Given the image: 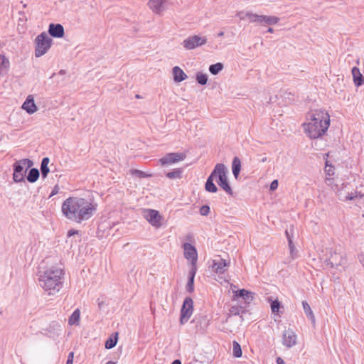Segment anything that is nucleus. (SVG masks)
<instances>
[{
  "label": "nucleus",
  "instance_id": "13d9d810",
  "mask_svg": "<svg viewBox=\"0 0 364 364\" xmlns=\"http://www.w3.org/2000/svg\"><path fill=\"white\" fill-rule=\"evenodd\" d=\"M218 37H222L224 36V32L223 31H220L218 33Z\"/></svg>",
  "mask_w": 364,
  "mask_h": 364
},
{
  "label": "nucleus",
  "instance_id": "de8ad7c7",
  "mask_svg": "<svg viewBox=\"0 0 364 364\" xmlns=\"http://www.w3.org/2000/svg\"><path fill=\"white\" fill-rule=\"evenodd\" d=\"M59 190H60V188H59L58 186V185H55V186H54V188H53V189L52 192L50 193V194L49 197L50 198V197H53V196H55V195L58 194V192H59Z\"/></svg>",
  "mask_w": 364,
  "mask_h": 364
},
{
  "label": "nucleus",
  "instance_id": "b1692460",
  "mask_svg": "<svg viewBox=\"0 0 364 364\" xmlns=\"http://www.w3.org/2000/svg\"><path fill=\"white\" fill-rule=\"evenodd\" d=\"M241 171V161L237 156H235L232 161V171L234 177L237 179Z\"/></svg>",
  "mask_w": 364,
  "mask_h": 364
},
{
  "label": "nucleus",
  "instance_id": "bb28decb",
  "mask_svg": "<svg viewBox=\"0 0 364 364\" xmlns=\"http://www.w3.org/2000/svg\"><path fill=\"white\" fill-rule=\"evenodd\" d=\"M30 170L26 176L27 181L30 183H35L39 178L40 172L36 168H29Z\"/></svg>",
  "mask_w": 364,
  "mask_h": 364
},
{
  "label": "nucleus",
  "instance_id": "0eeeda50",
  "mask_svg": "<svg viewBox=\"0 0 364 364\" xmlns=\"http://www.w3.org/2000/svg\"><path fill=\"white\" fill-rule=\"evenodd\" d=\"M245 16L250 23H254L262 26L275 25L280 21V18L275 16L259 15L250 11H247Z\"/></svg>",
  "mask_w": 364,
  "mask_h": 364
},
{
  "label": "nucleus",
  "instance_id": "864d4df0",
  "mask_svg": "<svg viewBox=\"0 0 364 364\" xmlns=\"http://www.w3.org/2000/svg\"><path fill=\"white\" fill-rule=\"evenodd\" d=\"M285 233H286V236L287 237V240H288V244L289 243V239H291L292 240V235H290L289 232L288 230H287L285 231Z\"/></svg>",
  "mask_w": 364,
  "mask_h": 364
},
{
  "label": "nucleus",
  "instance_id": "72a5a7b5",
  "mask_svg": "<svg viewBox=\"0 0 364 364\" xmlns=\"http://www.w3.org/2000/svg\"><path fill=\"white\" fill-rule=\"evenodd\" d=\"M269 301H271L270 306H271L272 312L274 314H278L279 311V309L282 307L280 301L277 299H276L274 300L269 299Z\"/></svg>",
  "mask_w": 364,
  "mask_h": 364
},
{
  "label": "nucleus",
  "instance_id": "e433bc0d",
  "mask_svg": "<svg viewBox=\"0 0 364 364\" xmlns=\"http://www.w3.org/2000/svg\"><path fill=\"white\" fill-rule=\"evenodd\" d=\"M131 173L133 176H136L139 178H148L151 176V174H148L144 171L138 169H132L131 171Z\"/></svg>",
  "mask_w": 364,
  "mask_h": 364
},
{
  "label": "nucleus",
  "instance_id": "cd10ccee",
  "mask_svg": "<svg viewBox=\"0 0 364 364\" xmlns=\"http://www.w3.org/2000/svg\"><path fill=\"white\" fill-rule=\"evenodd\" d=\"M302 306H303V309H304V313L306 315V316L311 320V321L313 324H315V322H316L315 316H314L313 311L311 309L310 305L308 304V302L306 301H303Z\"/></svg>",
  "mask_w": 364,
  "mask_h": 364
},
{
  "label": "nucleus",
  "instance_id": "f257e3e1",
  "mask_svg": "<svg viewBox=\"0 0 364 364\" xmlns=\"http://www.w3.org/2000/svg\"><path fill=\"white\" fill-rule=\"evenodd\" d=\"M63 215L68 220L81 223L89 220L96 210L95 205L83 198L69 197L61 207Z\"/></svg>",
  "mask_w": 364,
  "mask_h": 364
},
{
  "label": "nucleus",
  "instance_id": "9d476101",
  "mask_svg": "<svg viewBox=\"0 0 364 364\" xmlns=\"http://www.w3.org/2000/svg\"><path fill=\"white\" fill-rule=\"evenodd\" d=\"M206 43L207 38L205 37L194 35L186 38L183 41L182 45L186 50H193L198 46L205 45Z\"/></svg>",
  "mask_w": 364,
  "mask_h": 364
},
{
  "label": "nucleus",
  "instance_id": "f8f14e48",
  "mask_svg": "<svg viewBox=\"0 0 364 364\" xmlns=\"http://www.w3.org/2000/svg\"><path fill=\"white\" fill-rule=\"evenodd\" d=\"M144 216L152 226L156 228L161 226V216L158 210L154 209L145 210Z\"/></svg>",
  "mask_w": 364,
  "mask_h": 364
},
{
  "label": "nucleus",
  "instance_id": "ea45409f",
  "mask_svg": "<svg viewBox=\"0 0 364 364\" xmlns=\"http://www.w3.org/2000/svg\"><path fill=\"white\" fill-rule=\"evenodd\" d=\"M364 196L363 194L360 193H358L357 191H355V193H348V195L346 196V200H353L355 198H362Z\"/></svg>",
  "mask_w": 364,
  "mask_h": 364
},
{
  "label": "nucleus",
  "instance_id": "c03bdc74",
  "mask_svg": "<svg viewBox=\"0 0 364 364\" xmlns=\"http://www.w3.org/2000/svg\"><path fill=\"white\" fill-rule=\"evenodd\" d=\"M288 245H289V248L290 250V254H291V257L293 258H294L295 254H296V250H295L294 245L293 243V240L291 239H289V243L288 244Z\"/></svg>",
  "mask_w": 364,
  "mask_h": 364
},
{
  "label": "nucleus",
  "instance_id": "e2e57ef3",
  "mask_svg": "<svg viewBox=\"0 0 364 364\" xmlns=\"http://www.w3.org/2000/svg\"><path fill=\"white\" fill-rule=\"evenodd\" d=\"M101 306H102V303H99V307L101 308Z\"/></svg>",
  "mask_w": 364,
  "mask_h": 364
},
{
  "label": "nucleus",
  "instance_id": "a18cd8bd",
  "mask_svg": "<svg viewBox=\"0 0 364 364\" xmlns=\"http://www.w3.org/2000/svg\"><path fill=\"white\" fill-rule=\"evenodd\" d=\"M328 161H326V168H325V171L327 175L328 176H333L334 174V172L332 170V166H329V168H327V166H328Z\"/></svg>",
  "mask_w": 364,
  "mask_h": 364
},
{
  "label": "nucleus",
  "instance_id": "4be33fe9",
  "mask_svg": "<svg viewBox=\"0 0 364 364\" xmlns=\"http://www.w3.org/2000/svg\"><path fill=\"white\" fill-rule=\"evenodd\" d=\"M353 82L355 86L359 87L364 83V77L358 67H353L351 70Z\"/></svg>",
  "mask_w": 364,
  "mask_h": 364
},
{
  "label": "nucleus",
  "instance_id": "c9c22d12",
  "mask_svg": "<svg viewBox=\"0 0 364 364\" xmlns=\"http://www.w3.org/2000/svg\"><path fill=\"white\" fill-rule=\"evenodd\" d=\"M246 311L245 308L242 306H232L230 309V312L234 316L240 315V314H244Z\"/></svg>",
  "mask_w": 364,
  "mask_h": 364
},
{
  "label": "nucleus",
  "instance_id": "bf43d9fd",
  "mask_svg": "<svg viewBox=\"0 0 364 364\" xmlns=\"http://www.w3.org/2000/svg\"><path fill=\"white\" fill-rule=\"evenodd\" d=\"M106 364H117V362L110 360V361L107 362Z\"/></svg>",
  "mask_w": 364,
  "mask_h": 364
},
{
  "label": "nucleus",
  "instance_id": "a878e982",
  "mask_svg": "<svg viewBox=\"0 0 364 364\" xmlns=\"http://www.w3.org/2000/svg\"><path fill=\"white\" fill-rule=\"evenodd\" d=\"M9 68V60L4 55H0V75L7 73Z\"/></svg>",
  "mask_w": 364,
  "mask_h": 364
},
{
  "label": "nucleus",
  "instance_id": "4468645a",
  "mask_svg": "<svg viewBox=\"0 0 364 364\" xmlns=\"http://www.w3.org/2000/svg\"><path fill=\"white\" fill-rule=\"evenodd\" d=\"M195 323L197 331L200 333H204L210 325V319L205 315L196 316L191 321Z\"/></svg>",
  "mask_w": 364,
  "mask_h": 364
},
{
  "label": "nucleus",
  "instance_id": "9b49d317",
  "mask_svg": "<svg viewBox=\"0 0 364 364\" xmlns=\"http://www.w3.org/2000/svg\"><path fill=\"white\" fill-rule=\"evenodd\" d=\"M186 157V154L181 152H173L166 154L164 156L159 159V162L162 166L171 165L181 161Z\"/></svg>",
  "mask_w": 364,
  "mask_h": 364
},
{
  "label": "nucleus",
  "instance_id": "603ef678",
  "mask_svg": "<svg viewBox=\"0 0 364 364\" xmlns=\"http://www.w3.org/2000/svg\"><path fill=\"white\" fill-rule=\"evenodd\" d=\"M358 259L361 264L364 267V254H359L358 255Z\"/></svg>",
  "mask_w": 364,
  "mask_h": 364
},
{
  "label": "nucleus",
  "instance_id": "58836bf2",
  "mask_svg": "<svg viewBox=\"0 0 364 364\" xmlns=\"http://www.w3.org/2000/svg\"><path fill=\"white\" fill-rule=\"evenodd\" d=\"M364 196L363 194L360 193H358L357 191H355V193H348V195L346 196V200H353L355 198H362Z\"/></svg>",
  "mask_w": 364,
  "mask_h": 364
},
{
  "label": "nucleus",
  "instance_id": "aec40b11",
  "mask_svg": "<svg viewBox=\"0 0 364 364\" xmlns=\"http://www.w3.org/2000/svg\"><path fill=\"white\" fill-rule=\"evenodd\" d=\"M165 0H150L148 3L149 8L155 13L160 14L164 10Z\"/></svg>",
  "mask_w": 364,
  "mask_h": 364
},
{
  "label": "nucleus",
  "instance_id": "c756f323",
  "mask_svg": "<svg viewBox=\"0 0 364 364\" xmlns=\"http://www.w3.org/2000/svg\"><path fill=\"white\" fill-rule=\"evenodd\" d=\"M118 340V333L116 332L113 336L109 337L105 342V348L112 349L113 348L117 343Z\"/></svg>",
  "mask_w": 364,
  "mask_h": 364
},
{
  "label": "nucleus",
  "instance_id": "393cba45",
  "mask_svg": "<svg viewBox=\"0 0 364 364\" xmlns=\"http://www.w3.org/2000/svg\"><path fill=\"white\" fill-rule=\"evenodd\" d=\"M50 162V159L48 157L43 158L41 164V173L42 178L44 179L48 176V174L50 172V168L48 167V164Z\"/></svg>",
  "mask_w": 364,
  "mask_h": 364
},
{
  "label": "nucleus",
  "instance_id": "1a4fd4ad",
  "mask_svg": "<svg viewBox=\"0 0 364 364\" xmlns=\"http://www.w3.org/2000/svg\"><path fill=\"white\" fill-rule=\"evenodd\" d=\"M193 312V301L191 297H186L181 309L180 323H186Z\"/></svg>",
  "mask_w": 364,
  "mask_h": 364
},
{
  "label": "nucleus",
  "instance_id": "412c9836",
  "mask_svg": "<svg viewBox=\"0 0 364 364\" xmlns=\"http://www.w3.org/2000/svg\"><path fill=\"white\" fill-rule=\"evenodd\" d=\"M172 73L175 82H181L188 77L187 75L178 66H175L173 68Z\"/></svg>",
  "mask_w": 364,
  "mask_h": 364
},
{
  "label": "nucleus",
  "instance_id": "4d7b16f0",
  "mask_svg": "<svg viewBox=\"0 0 364 364\" xmlns=\"http://www.w3.org/2000/svg\"><path fill=\"white\" fill-rule=\"evenodd\" d=\"M274 29H273L272 28H271V27H269V28L267 29V32H268V33H274Z\"/></svg>",
  "mask_w": 364,
  "mask_h": 364
},
{
  "label": "nucleus",
  "instance_id": "680f3d73",
  "mask_svg": "<svg viewBox=\"0 0 364 364\" xmlns=\"http://www.w3.org/2000/svg\"><path fill=\"white\" fill-rule=\"evenodd\" d=\"M101 306H102V303H99V307L101 308Z\"/></svg>",
  "mask_w": 364,
  "mask_h": 364
},
{
  "label": "nucleus",
  "instance_id": "473e14b6",
  "mask_svg": "<svg viewBox=\"0 0 364 364\" xmlns=\"http://www.w3.org/2000/svg\"><path fill=\"white\" fill-rule=\"evenodd\" d=\"M223 68L224 66L222 63H217L210 65L209 71L212 75H217L223 69Z\"/></svg>",
  "mask_w": 364,
  "mask_h": 364
},
{
  "label": "nucleus",
  "instance_id": "7ed1b4c3",
  "mask_svg": "<svg viewBox=\"0 0 364 364\" xmlns=\"http://www.w3.org/2000/svg\"><path fill=\"white\" fill-rule=\"evenodd\" d=\"M63 271L62 269L51 267L43 272L39 277V285L48 294L53 295L59 291L62 287Z\"/></svg>",
  "mask_w": 364,
  "mask_h": 364
},
{
  "label": "nucleus",
  "instance_id": "6e6d98bb",
  "mask_svg": "<svg viewBox=\"0 0 364 364\" xmlns=\"http://www.w3.org/2000/svg\"><path fill=\"white\" fill-rule=\"evenodd\" d=\"M171 364H181V361L178 359L174 360Z\"/></svg>",
  "mask_w": 364,
  "mask_h": 364
},
{
  "label": "nucleus",
  "instance_id": "dca6fc26",
  "mask_svg": "<svg viewBox=\"0 0 364 364\" xmlns=\"http://www.w3.org/2000/svg\"><path fill=\"white\" fill-rule=\"evenodd\" d=\"M230 265V261L219 258L218 259H213L212 268L217 274H223L228 270Z\"/></svg>",
  "mask_w": 364,
  "mask_h": 364
},
{
  "label": "nucleus",
  "instance_id": "7c9ffc66",
  "mask_svg": "<svg viewBox=\"0 0 364 364\" xmlns=\"http://www.w3.org/2000/svg\"><path fill=\"white\" fill-rule=\"evenodd\" d=\"M80 312L79 309L75 310L69 318L68 323L70 325L78 324L80 321Z\"/></svg>",
  "mask_w": 364,
  "mask_h": 364
},
{
  "label": "nucleus",
  "instance_id": "ddd939ff",
  "mask_svg": "<svg viewBox=\"0 0 364 364\" xmlns=\"http://www.w3.org/2000/svg\"><path fill=\"white\" fill-rule=\"evenodd\" d=\"M296 338L297 336L295 332L291 328L286 329L282 333V344L287 348H291L295 346Z\"/></svg>",
  "mask_w": 364,
  "mask_h": 364
},
{
  "label": "nucleus",
  "instance_id": "20e7f679",
  "mask_svg": "<svg viewBox=\"0 0 364 364\" xmlns=\"http://www.w3.org/2000/svg\"><path fill=\"white\" fill-rule=\"evenodd\" d=\"M228 169L223 164H217L213 169V173L215 178H218L217 183L228 194H233L232 188L228 180Z\"/></svg>",
  "mask_w": 364,
  "mask_h": 364
},
{
  "label": "nucleus",
  "instance_id": "5701e85b",
  "mask_svg": "<svg viewBox=\"0 0 364 364\" xmlns=\"http://www.w3.org/2000/svg\"><path fill=\"white\" fill-rule=\"evenodd\" d=\"M215 178V177L213 171L210 175L208 177V179L205 184V188L206 191L210 193H216L218 191V188L214 183Z\"/></svg>",
  "mask_w": 364,
  "mask_h": 364
},
{
  "label": "nucleus",
  "instance_id": "f03ea898",
  "mask_svg": "<svg viewBox=\"0 0 364 364\" xmlns=\"http://www.w3.org/2000/svg\"><path fill=\"white\" fill-rule=\"evenodd\" d=\"M329 125V114L321 110H316L312 114L310 122L303 124L304 132L310 139L321 137L326 132Z\"/></svg>",
  "mask_w": 364,
  "mask_h": 364
},
{
  "label": "nucleus",
  "instance_id": "f704fd0d",
  "mask_svg": "<svg viewBox=\"0 0 364 364\" xmlns=\"http://www.w3.org/2000/svg\"><path fill=\"white\" fill-rule=\"evenodd\" d=\"M196 81L201 85H205L208 82V75L205 73L198 72L196 75Z\"/></svg>",
  "mask_w": 364,
  "mask_h": 364
},
{
  "label": "nucleus",
  "instance_id": "8fccbe9b",
  "mask_svg": "<svg viewBox=\"0 0 364 364\" xmlns=\"http://www.w3.org/2000/svg\"><path fill=\"white\" fill-rule=\"evenodd\" d=\"M245 13L246 12H243V11H240L237 14V16L240 18V20H245V18H247L246 16H245Z\"/></svg>",
  "mask_w": 364,
  "mask_h": 364
},
{
  "label": "nucleus",
  "instance_id": "4c0bfd02",
  "mask_svg": "<svg viewBox=\"0 0 364 364\" xmlns=\"http://www.w3.org/2000/svg\"><path fill=\"white\" fill-rule=\"evenodd\" d=\"M186 289L188 293L193 292V291H194V279L188 278Z\"/></svg>",
  "mask_w": 364,
  "mask_h": 364
},
{
  "label": "nucleus",
  "instance_id": "3c124183",
  "mask_svg": "<svg viewBox=\"0 0 364 364\" xmlns=\"http://www.w3.org/2000/svg\"><path fill=\"white\" fill-rule=\"evenodd\" d=\"M79 233V231L78 230H70L68 232V237H71L75 234H78Z\"/></svg>",
  "mask_w": 364,
  "mask_h": 364
},
{
  "label": "nucleus",
  "instance_id": "a211bd4d",
  "mask_svg": "<svg viewBox=\"0 0 364 364\" xmlns=\"http://www.w3.org/2000/svg\"><path fill=\"white\" fill-rule=\"evenodd\" d=\"M48 33L53 38H62L65 34L63 26L60 23H50L48 27Z\"/></svg>",
  "mask_w": 364,
  "mask_h": 364
},
{
  "label": "nucleus",
  "instance_id": "f3484780",
  "mask_svg": "<svg viewBox=\"0 0 364 364\" xmlns=\"http://www.w3.org/2000/svg\"><path fill=\"white\" fill-rule=\"evenodd\" d=\"M233 300L236 298H242L246 304L250 303L254 299L255 294L245 289L233 291Z\"/></svg>",
  "mask_w": 364,
  "mask_h": 364
},
{
  "label": "nucleus",
  "instance_id": "79ce46f5",
  "mask_svg": "<svg viewBox=\"0 0 364 364\" xmlns=\"http://www.w3.org/2000/svg\"><path fill=\"white\" fill-rule=\"evenodd\" d=\"M197 271L196 263H191V269L189 272L188 278L194 279Z\"/></svg>",
  "mask_w": 364,
  "mask_h": 364
},
{
  "label": "nucleus",
  "instance_id": "37998d69",
  "mask_svg": "<svg viewBox=\"0 0 364 364\" xmlns=\"http://www.w3.org/2000/svg\"><path fill=\"white\" fill-rule=\"evenodd\" d=\"M210 213V207L208 205H204L200 208V213L201 215L206 216Z\"/></svg>",
  "mask_w": 364,
  "mask_h": 364
},
{
  "label": "nucleus",
  "instance_id": "6ab92c4d",
  "mask_svg": "<svg viewBox=\"0 0 364 364\" xmlns=\"http://www.w3.org/2000/svg\"><path fill=\"white\" fill-rule=\"evenodd\" d=\"M22 109L29 114H32L38 109L32 95H28L22 105Z\"/></svg>",
  "mask_w": 364,
  "mask_h": 364
},
{
  "label": "nucleus",
  "instance_id": "423d86ee",
  "mask_svg": "<svg viewBox=\"0 0 364 364\" xmlns=\"http://www.w3.org/2000/svg\"><path fill=\"white\" fill-rule=\"evenodd\" d=\"M53 40L46 32L39 34L35 39V56L39 58L50 49Z\"/></svg>",
  "mask_w": 364,
  "mask_h": 364
},
{
  "label": "nucleus",
  "instance_id": "052dcab7",
  "mask_svg": "<svg viewBox=\"0 0 364 364\" xmlns=\"http://www.w3.org/2000/svg\"><path fill=\"white\" fill-rule=\"evenodd\" d=\"M191 237H192V236H191V235H187V240H191Z\"/></svg>",
  "mask_w": 364,
  "mask_h": 364
},
{
  "label": "nucleus",
  "instance_id": "2eb2a0df",
  "mask_svg": "<svg viewBox=\"0 0 364 364\" xmlns=\"http://www.w3.org/2000/svg\"><path fill=\"white\" fill-rule=\"evenodd\" d=\"M184 250V257L188 260H191V263H196L198 260V252L196 248L188 242L183 245Z\"/></svg>",
  "mask_w": 364,
  "mask_h": 364
},
{
  "label": "nucleus",
  "instance_id": "a19ab883",
  "mask_svg": "<svg viewBox=\"0 0 364 364\" xmlns=\"http://www.w3.org/2000/svg\"><path fill=\"white\" fill-rule=\"evenodd\" d=\"M197 271L196 263H191V269L189 272L188 278L194 279Z\"/></svg>",
  "mask_w": 364,
  "mask_h": 364
},
{
  "label": "nucleus",
  "instance_id": "39448f33",
  "mask_svg": "<svg viewBox=\"0 0 364 364\" xmlns=\"http://www.w3.org/2000/svg\"><path fill=\"white\" fill-rule=\"evenodd\" d=\"M33 165V161L28 159H23L16 161L13 164V180L16 183L25 181V173L26 170Z\"/></svg>",
  "mask_w": 364,
  "mask_h": 364
},
{
  "label": "nucleus",
  "instance_id": "c85d7f7f",
  "mask_svg": "<svg viewBox=\"0 0 364 364\" xmlns=\"http://www.w3.org/2000/svg\"><path fill=\"white\" fill-rule=\"evenodd\" d=\"M166 176L169 179H180L183 177V168H175L172 171L167 172Z\"/></svg>",
  "mask_w": 364,
  "mask_h": 364
},
{
  "label": "nucleus",
  "instance_id": "6e6552de",
  "mask_svg": "<svg viewBox=\"0 0 364 364\" xmlns=\"http://www.w3.org/2000/svg\"><path fill=\"white\" fill-rule=\"evenodd\" d=\"M322 259L324 260L326 265L331 268L342 266L346 262L345 257L332 248L327 250L326 257Z\"/></svg>",
  "mask_w": 364,
  "mask_h": 364
},
{
  "label": "nucleus",
  "instance_id": "49530a36",
  "mask_svg": "<svg viewBox=\"0 0 364 364\" xmlns=\"http://www.w3.org/2000/svg\"><path fill=\"white\" fill-rule=\"evenodd\" d=\"M73 358H74V353L73 352H70L68 354V359H67V361H66V364H73Z\"/></svg>",
  "mask_w": 364,
  "mask_h": 364
},
{
  "label": "nucleus",
  "instance_id": "09e8293b",
  "mask_svg": "<svg viewBox=\"0 0 364 364\" xmlns=\"http://www.w3.org/2000/svg\"><path fill=\"white\" fill-rule=\"evenodd\" d=\"M277 187H278V181L274 180L270 184V190L274 191L277 188Z\"/></svg>",
  "mask_w": 364,
  "mask_h": 364
},
{
  "label": "nucleus",
  "instance_id": "5fc2aeb1",
  "mask_svg": "<svg viewBox=\"0 0 364 364\" xmlns=\"http://www.w3.org/2000/svg\"><path fill=\"white\" fill-rule=\"evenodd\" d=\"M276 362H277V364H285L284 360L280 357H278L277 358Z\"/></svg>",
  "mask_w": 364,
  "mask_h": 364
},
{
  "label": "nucleus",
  "instance_id": "2f4dec72",
  "mask_svg": "<svg viewBox=\"0 0 364 364\" xmlns=\"http://www.w3.org/2000/svg\"><path fill=\"white\" fill-rule=\"evenodd\" d=\"M242 355V351L240 345L238 342L234 341L232 342V355L235 358H240Z\"/></svg>",
  "mask_w": 364,
  "mask_h": 364
}]
</instances>
